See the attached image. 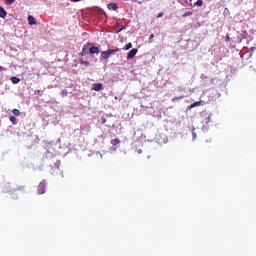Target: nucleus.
Returning a JSON list of instances; mask_svg holds the SVG:
<instances>
[{
  "instance_id": "obj_21",
  "label": "nucleus",
  "mask_w": 256,
  "mask_h": 256,
  "mask_svg": "<svg viewBox=\"0 0 256 256\" xmlns=\"http://www.w3.org/2000/svg\"><path fill=\"white\" fill-rule=\"evenodd\" d=\"M191 15H193V12L187 11L186 13H184V14L182 15V17H189V16H191Z\"/></svg>"
},
{
  "instance_id": "obj_11",
  "label": "nucleus",
  "mask_w": 256,
  "mask_h": 256,
  "mask_svg": "<svg viewBox=\"0 0 256 256\" xmlns=\"http://www.w3.org/2000/svg\"><path fill=\"white\" fill-rule=\"evenodd\" d=\"M0 17L1 19H5L7 17V11L3 7H0Z\"/></svg>"
},
{
  "instance_id": "obj_4",
  "label": "nucleus",
  "mask_w": 256,
  "mask_h": 256,
  "mask_svg": "<svg viewBox=\"0 0 256 256\" xmlns=\"http://www.w3.org/2000/svg\"><path fill=\"white\" fill-rule=\"evenodd\" d=\"M247 37H249V33L246 30L242 31L237 36V43H242V41H244V39H247Z\"/></svg>"
},
{
  "instance_id": "obj_28",
  "label": "nucleus",
  "mask_w": 256,
  "mask_h": 256,
  "mask_svg": "<svg viewBox=\"0 0 256 256\" xmlns=\"http://www.w3.org/2000/svg\"><path fill=\"white\" fill-rule=\"evenodd\" d=\"M226 41H227V42L231 41V37H229L228 34L226 35Z\"/></svg>"
},
{
  "instance_id": "obj_35",
  "label": "nucleus",
  "mask_w": 256,
  "mask_h": 256,
  "mask_svg": "<svg viewBox=\"0 0 256 256\" xmlns=\"http://www.w3.org/2000/svg\"><path fill=\"white\" fill-rule=\"evenodd\" d=\"M0 71H3V67L2 66H0Z\"/></svg>"
},
{
  "instance_id": "obj_19",
  "label": "nucleus",
  "mask_w": 256,
  "mask_h": 256,
  "mask_svg": "<svg viewBox=\"0 0 256 256\" xmlns=\"http://www.w3.org/2000/svg\"><path fill=\"white\" fill-rule=\"evenodd\" d=\"M80 64L85 65V67H89V61L81 60Z\"/></svg>"
},
{
  "instance_id": "obj_2",
  "label": "nucleus",
  "mask_w": 256,
  "mask_h": 256,
  "mask_svg": "<svg viewBox=\"0 0 256 256\" xmlns=\"http://www.w3.org/2000/svg\"><path fill=\"white\" fill-rule=\"evenodd\" d=\"M119 51H121V48L108 49L106 51H102L101 52V59L103 61H107V59H109V57H111L112 55H115V53H119Z\"/></svg>"
},
{
  "instance_id": "obj_27",
  "label": "nucleus",
  "mask_w": 256,
  "mask_h": 256,
  "mask_svg": "<svg viewBox=\"0 0 256 256\" xmlns=\"http://www.w3.org/2000/svg\"><path fill=\"white\" fill-rule=\"evenodd\" d=\"M123 29H125V26H122L118 31L117 33H121L123 31Z\"/></svg>"
},
{
  "instance_id": "obj_14",
  "label": "nucleus",
  "mask_w": 256,
  "mask_h": 256,
  "mask_svg": "<svg viewBox=\"0 0 256 256\" xmlns=\"http://www.w3.org/2000/svg\"><path fill=\"white\" fill-rule=\"evenodd\" d=\"M11 81H12L13 85H17V83H20V82H21V79H19V78L16 77V76H12V77H11Z\"/></svg>"
},
{
  "instance_id": "obj_10",
  "label": "nucleus",
  "mask_w": 256,
  "mask_h": 256,
  "mask_svg": "<svg viewBox=\"0 0 256 256\" xmlns=\"http://www.w3.org/2000/svg\"><path fill=\"white\" fill-rule=\"evenodd\" d=\"M199 105H201V100H200V101H196V102L190 104V105L188 106V109L191 110V109H193V108H195V107H199Z\"/></svg>"
},
{
  "instance_id": "obj_31",
  "label": "nucleus",
  "mask_w": 256,
  "mask_h": 256,
  "mask_svg": "<svg viewBox=\"0 0 256 256\" xmlns=\"http://www.w3.org/2000/svg\"><path fill=\"white\" fill-rule=\"evenodd\" d=\"M154 37H155L154 34H151V35H150V39H153Z\"/></svg>"
},
{
  "instance_id": "obj_15",
  "label": "nucleus",
  "mask_w": 256,
  "mask_h": 256,
  "mask_svg": "<svg viewBox=\"0 0 256 256\" xmlns=\"http://www.w3.org/2000/svg\"><path fill=\"white\" fill-rule=\"evenodd\" d=\"M12 113L13 115H15V117H19V115H21V112L19 111V109H13Z\"/></svg>"
},
{
  "instance_id": "obj_12",
  "label": "nucleus",
  "mask_w": 256,
  "mask_h": 256,
  "mask_svg": "<svg viewBox=\"0 0 256 256\" xmlns=\"http://www.w3.org/2000/svg\"><path fill=\"white\" fill-rule=\"evenodd\" d=\"M89 54V49L87 48V46H84L83 48H82V52L80 53V55L82 56V57H85V55H88Z\"/></svg>"
},
{
  "instance_id": "obj_7",
  "label": "nucleus",
  "mask_w": 256,
  "mask_h": 256,
  "mask_svg": "<svg viewBox=\"0 0 256 256\" xmlns=\"http://www.w3.org/2000/svg\"><path fill=\"white\" fill-rule=\"evenodd\" d=\"M137 49H132L129 51V53L127 54V59H133V57H135L137 55Z\"/></svg>"
},
{
  "instance_id": "obj_3",
  "label": "nucleus",
  "mask_w": 256,
  "mask_h": 256,
  "mask_svg": "<svg viewBox=\"0 0 256 256\" xmlns=\"http://www.w3.org/2000/svg\"><path fill=\"white\" fill-rule=\"evenodd\" d=\"M46 189H47V181L42 180L39 183L38 188H37L38 195H44Z\"/></svg>"
},
{
  "instance_id": "obj_25",
  "label": "nucleus",
  "mask_w": 256,
  "mask_h": 256,
  "mask_svg": "<svg viewBox=\"0 0 256 256\" xmlns=\"http://www.w3.org/2000/svg\"><path fill=\"white\" fill-rule=\"evenodd\" d=\"M61 93H62V95H64L65 97H67V95H69V92H67V90H62Z\"/></svg>"
},
{
  "instance_id": "obj_26",
  "label": "nucleus",
  "mask_w": 256,
  "mask_h": 256,
  "mask_svg": "<svg viewBox=\"0 0 256 256\" xmlns=\"http://www.w3.org/2000/svg\"><path fill=\"white\" fill-rule=\"evenodd\" d=\"M161 17H163V12H161V13H159V14L157 15V19H161Z\"/></svg>"
},
{
  "instance_id": "obj_8",
  "label": "nucleus",
  "mask_w": 256,
  "mask_h": 256,
  "mask_svg": "<svg viewBox=\"0 0 256 256\" xmlns=\"http://www.w3.org/2000/svg\"><path fill=\"white\" fill-rule=\"evenodd\" d=\"M107 7H108L109 10H112V11H117V9H119V6H117V4L113 3V2L109 3L107 5Z\"/></svg>"
},
{
  "instance_id": "obj_29",
  "label": "nucleus",
  "mask_w": 256,
  "mask_h": 256,
  "mask_svg": "<svg viewBox=\"0 0 256 256\" xmlns=\"http://www.w3.org/2000/svg\"><path fill=\"white\" fill-rule=\"evenodd\" d=\"M35 94L41 95V90H36Z\"/></svg>"
},
{
  "instance_id": "obj_1",
  "label": "nucleus",
  "mask_w": 256,
  "mask_h": 256,
  "mask_svg": "<svg viewBox=\"0 0 256 256\" xmlns=\"http://www.w3.org/2000/svg\"><path fill=\"white\" fill-rule=\"evenodd\" d=\"M2 193L4 195H9L12 201H17L19 199V193L20 195H25L26 190H25V186L23 185H18L16 186V188L12 190L11 184L8 183L2 187Z\"/></svg>"
},
{
  "instance_id": "obj_20",
  "label": "nucleus",
  "mask_w": 256,
  "mask_h": 256,
  "mask_svg": "<svg viewBox=\"0 0 256 256\" xmlns=\"http://www.w3.org/2000/svg\"><path fill=\"white\" fill-rule=\"evenodd\" d=\"M195 5H196L197 7H201V6L203 5V0H198V1H196V2H195Z\"/></svg>"
},
{
  "instance_id": "obj_18",
  "label": "nucleus",
  "mask_w": 256,
  "mask_h": 256,
  "mask_svg": "<svg viewBox=\"0 0 256 256\" xmlns=\"http://www.w3.org/2000/svg\"><path fill=\"white\" fill-rule=\"evenodd\" d=\"M133 48V44L130 42L125 46V51H129V49Z\"/></svg>"
},
{
  "instance_id": "obj_32",
  "label": "nucleus",
  "mask_w": 256,
  "mask_h": 256,
  "mask_svg": "<svg viewBox=\"0 0 256 256\" xmlns=\"http://www.w3.org/2000/svg\"><path fill=\"white\" fill-rule=\"evenodd\" d=\"M211 119V117H207V121H206V123H209V120Z\"/></svg>"
},
{
  "instance_id": "obj_6",
  "label": "nucleus",
  "mask_w": 256,
  "mask_h": 256,
  "mask_svg": "<svg viewBox=\"0 0 256 256\" xmlns=\"http://www.w3.org/2000/svg\"><path fill=\"white\" fill-rule=\"evenodd\" d=\"M89 53H90V55H98V53H100L99 47H97V46L90 47Z\"/></svg>"
},
{
  "instance_id": "obj_30",
  "label": "nucleus",
  "mask_w": 256,
  "mask_h": 256,
  "mask_svg": "<svg viewBox=\"0 0 256 256\" xmlns=\"http://www.w3.org/2000/svg\"><path fill=\"white\" fill-rule=\"evenodd\" d=\"M195 137H197V134L193 132V139H195Z\"/></svg>"
},
{
  "instance_id": "obj_17",
  "label": "nucleus",
  "mask_w": 256,
  "mask_h": 256,
  "mask_svg": "<svg viewBox=\"0 0 256 256\" xmlns=\"http://www.w3.org/2000/svg\"><path fill=\"white\" fill-rule=\"evenodd\" d=\"M9 120L11 121L12 124H16L17 123V118H15V116H10Z\"/></svg>"
},
{
  "instance_id": "obj_24",
  "label": "nucleus",
  "mask_w": 256,
  "mask_h": 256,
  "mask_svg": "<svg viewBox=\"0 0 256 256\" xmlns=\"http://www.w3.org/2000/svg\"><path fill=\"white\" fill-rule=\"evenodd\" d=\"M100 120L103 125H105V123H107V119L105 117H101Z\"/></svg>"
},
{
  "instance_id": "obj_16",
  "label": "nucleus",
  "mask_w": 256,
  "mask_h": 256,
  "mask_svg": "<svg viewBox=\"0 0 256 256\" xmlns=\"http://www.w3.org/2000/svg\"><path fill=\"white\" fill-rule=\"evenodd\" d=\"M51 147H53L52 142H48L47 146H46V149H47L48 153H51Z\"/></svg>"
},
{
  "instance_id": "obj_5",
  "label": "nucleus",
  "mask_w": 256,
  "mask_h": 256,
  "mask_svg": "<svg viewBox=\"0 0 256 256\" xmlns=\"http://www.w3.org/2000/svg\"><path fill=\"white\" fill-rule=\"evenodd\" d=\"M92 91H103V84L102 83L92 84Z\"/></svg>"
},
{
  "instance_id": "obj_9",
  "label": "nucleus",
  "mask_w": 256,
  "mask_h": 256,
  "mask_svg": "<svg viewBox=\"0 0 256 256\" xmlns=\"http://www.w3.org/2000/svg\"><path fill=\"white\" fill-rule=\"evenodd\" d=\"M28 23L29 25H37V21L35 20V17L31 15L28 16Z\"/></svg>"
},
{
  "instance_id": "obj_23",
  "label": "nucleus",
  "mask_w": 256,
  "mask_h": 256,
  "mask_svg": "<svg viewBox=\"0 0 256 256\" xmlns=\"http://www.w3.org/2000/svg\"><path fill=\"white\" fill-rule=\"evenodd\" d=\"M185 96H178V97H174L173 99H172V101H177V100H179V99H183Z\"/></svg>"
},
{
  "instance_id": "obj_22",
  "label": "nucleus",
  "mask_w": 256,
  "mask_h": 256,
  "mask_svg": "<svg viewBox=\"0 0 256 256\" xmlns=\"http://www.w3.org/2000/svg\"><path fill=\"white\" fill-rule=\"evenodd\" d=\"M7 5H13L15 3V0H5Z\"/></svg>"
},
{
  "instance_id": "obj_33",
  "label": "nucleus",
  "mask_w": 256,
  "mask_h": 256,
  "mask_svg": "<svg viewBox=\"0 0 256 256\" xmlns=\"http://www.w3.org/2000/svg\"><path fill=\"white\" fill-rule=\"evenodd\" d=\"M73 3H78V1H81V0H72Z\"/></svg>"
},
{
  "instance_id": "obj_34",
  "label": "nucleus",
  "mask_w": 256,
  "mask_h": 256,
  "mask_svg": "<svg viewBox=\"0 0 256 256\" xmlns=\"http://www.w3.org/2000/svg\"><path fill=\"white\" fill-rule=\"evenodd\" d=\"M138 153H139V154L143 153V150L139 149V150H138Z\"/></svg>"
},
{
  "instance_id": "obj_13",
  "label": "nucleus",
  "mask_w": 256,
  "mask_h": 256,
  "mask_svg": "<svg viewBox=\"0 0 256 256\" xmlns=\"http://www.w3.org/2000/svg\"><path fill=\"white\" fill-rule=\"evenodd\" d=\"M119 143H121V140H120V139H117V138L112 139V140L110 141V144H111L113 147H115L116 145H119Z\"/></svg>"
}]
</instances>
